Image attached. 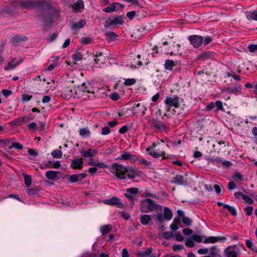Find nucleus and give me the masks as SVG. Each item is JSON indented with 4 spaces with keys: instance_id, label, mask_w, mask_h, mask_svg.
<instances>
[{
    "instance_id": "1",
    "label": "nucleus",
    "mask_w": 257,
    "mask_h": 257,
    "mask_svg": "<svg viewBox=\"0 0 257 257\" xmlns=\"http://www.w3.org/2000/svg\"><path fill=\"white\" fill-rule=\"evenodd\" d=\"M165 147H169V145L165 144L164 142L161 140L157 143H154L151 146L147 149L146 151L150 155L154 158L162 157L163 159H165L166 158V153L164 151Z\"/></svg>"
},
{
    "instance_id": "2",
    "label": "nucleus",
    "mask_w": 257,
    "mask_h": 257,
    "mask_svg": "<svg viewBox=\"0 0 257 257\" xmlns=\"http://www.w3.org/2000/svg\"><path fill=\"white\" fill-rule=\"evenodd\" d=\"M126 168L127 167L123 166L120 164L114 163L111 165L109 171L117 179L124 180L126 178Z\"/></svg>"
},
{
    "instance_id": "3",
    "label": "nucleus",
    "mask_w": 257,
    "mask_h": 257,
    "mask_svg": "<svg viewBox=\"0 0 257 257\" xmlns=\"http://www.w3.org/2000/svg\"><path fill=\"white\" fill-rule=\"evenodd\" d=\"M165 104L169 107L185 110L187 107L184 105L183 100L176 95L167 96L165 100Z\"/></svg>"
},
{
    "instance_id": "4",
    "label": "nucleus",
    "mask_w": 257,
    "mask_h": 257,
    "mask_svg": "<svg viewBox=\"0 0 257 257\" xmlns=\"http://www.w3.org/2000/svg\"><path fill=\"white\" fill-rule=\"evenodd\" d=\"M161 207L156 202L151 199L146 198L142 200L140 203V210L144 212H150L156 210Z\"/></svg>"
},
{
    "instance_id": "5",
    "label": "nucleus",
    "mask_w": 257,
    "mask_h": 257,
    "mask_svg": "<svg viewBox=\"0 0 257 257\" xmlns=\"http://www.w3.org/2000/svg\"><path fill=\"white\" fill-rule=\"evenodd\" d=\"M123 23L124 21L122 16L111 17L105 21L104 26L105 28H109L111 26L121 25Z\"/></svg>"
},
{
    "instance_id": "6",
    "label": "nucleus",
    "mask_w": 257,
    "mask_h": 257,
    "mask_svg": "<svg viewBox=\"0 0 257 257\" xmlns=\"http://www.w3.org/2000/svg\"><path fill=\"white\" fill-rule=\"evenodd\" d=\"M139 189L137 188H130L126 190L124 193L125 196L131 201V207H132L135 204V200H137V196L139 194Z\"/></svg>"
},
{
    "instance_id": "7",
    "label": "nucleus",
    "mask_w": 257,
    "mask_h": 257,
    "mask_svg": "<svg viewBox=\"0 0 257 257\" xmlns=\"http://www.w3.org/2000/svg\"><path fill=\"white\" fill-rule=\"evenodd\" d=\"M173 217V213L171 210L168 207H165L164 209V212L163 213H159L157 216V219L158 222L162 223L165 220H170Z\"/></svg>"
},
{
    "instance_id": "8",
    "label": "nucleus",
    "mask_w": 257,
    "mask_h": 257,
    "mask_svg": "<svg viewBox=\"0 0 257 257\" xmlns=\"http://www.w3.org/2000/svg\"><path fill=\"white\" fill-rule=\"evenodd\" d=\"M142 172L136 167L127 166L126 171V176L130 179H133L138 177H140Z\"/></svg>"
},
{
    "instance_id": "9",
    "label": "nucleus",
    "mask_w": 257,
    "mask_h": 257,
    "mask_svg": "<svg viewBox=\"0 0 257 257\" xmlns=\"http://www.w3.org/2000/svg\"><path fill=\"white\" fill-rule=\"evenodd\" d=\"M224 252L227 257H237L239 249L236 245H230L225 249Z\"/></svg>"
},
{
    "instance_id": "10",
    "label": "nucleus",
    "mask_w": 257,
    "mask_h": 257,
    "mask_svg": "<svg viewBox=\"0 0 257 257\" xmlns=\"http://www.w3.org/2000/svg\"><path fill=\"white\" fill-rule=\"evenodd\" d=\"M188 40L195 48L199 47L203 43V37L199 35L190 36Z\"/></svg>"
},
{
    "instance_id": "11",
    "label": "nucleus",
    "mask_w": 257,
    "mask_h": 257,
    "mask_svg": "<svg viewBox=\"0 0 257 257\" xmlns=\"http://www.w3.org/2000/svg\"><path fill=\"white\" fill-rule=\"evenodd\" d=\"M97 149H89L88 150L81 149L80 154L82 157L84 158H92L95 157L98 153Z\"/></svg>"
},
{
    "instance_id": "12",
    "label": "nucleus",
    "mask_w": 257,
    "mask_h": 257,
    "mask_svg": "<svg viewBox=\"0 0 257 257\" xmlns=\"http://www.w3.org/2000/svg\"><path fill=\"white\" fill-rule=\"evenodd\" d=\"M94 60L95 63L100 67L106 62V57L103 55L102 52H96L94 54Z\"/></svg>"
},
{
    "instance_id": "13",
    "label": "nucleus",
    "mask_w": 257,
    "mask_h": 257,
    "mask_svg": "<svg viewBox=\"0 0 257 257\" xmlns=\"http://www.w3.org/2000/svg\"><path fill=\"white\" fill-rule=\"evenodd\" d=\"M22 61L23 59L22 58H12L8 62V65L5 67V70L6 71L13 70L17 67Z\"/></svg>"
},
{
    "instance_id": "14",
    "label": "nucleus",
    "mask_w": 257,
    "mask_h": 257,
    "mask_svg": "<svg viewBox=\"0 0 257 257\" xmlns=\"http://www.w3.org/2000/svg\"><path fill=\"white\" fill-rule=\"evenodd\" d=\"M103 202L105 204L107 205H116L117 206V207L119 208L123 207V204L120 202V199L116 196H114L112 198L105 199L104 200Z\"/></svg>"
},
{
    "instance_id": "15",
    "label": "nucleus",
    "mask_w": 257,
    "mask_h": 257,
    "mask_svg": "<svg viewBox=\"0 0 257 257\" xmlns=\"http://www.w3.org/2000/svg\"><path fill=\"white\" fill-rule=\"evenodd\" d=\"M140 55H138L136 58H130L128 59L127 66L130 67L131 68H135L142 65V62L140 61Z\"/></svg>"
},
{
    "instance_id": "16",
    "label": "nucleus",
    "mask_w": 257,
    "mask_h": 257,
    "mask_svg": "<svg viewBox=\"0 0 257 257\" xmlns=\"http://www.w3.org/2000/svg\"><path fill=\"white\" fill-rule=\"evenodd\" d=\"M116 159L119 160H130L135 162L137 161V160H138V157H137L136 156L132 155L129 152H124L119 157L117 158Z\"/></svg>"
},
{
    "instance_id": "17",
    "label": "nucleus",
    "mask_w": 257,
    "mask_h": 257,
    "mask_svg": "<svg viewBox=\"0 0 257 257\" xmlns=\"http://www.w3.org/2000/svg\"><path fill=\"white\" fill-rule=\"evenodd\" d=\"M20 5L25 9H33L36 7L37 3L32 1L21 0Z\"/></svg>"
},
{
    "instance_id": "18",
    "label": "nucleus",
    "mask_w": 257,
    "mask_h": 257,
    "mask_svg": "<svg viewBox=\"0 0 257 257\" xmlns=\"http://www.w3.org/2000/svg\"><path fill=\"white\" fill-rule=\"evenodd\" d=\"M79 89L83 92L93 93V88L88 82L83 83L79 86Z\"/></svg>"
},
{
    "instance_id": "19",
    "label": "nucleus",
    "mask_w": 257,
    "mask_h": 257,
    "mask_svg": "<svg viewBox=\"0 0 257 257\" xmlns=\"http://www.w3.org/2000/svg\"><path fill=\"white\" fill-rule=\"evenodd\" d=\"M83 167V161L82 158H77L71 162V167L73 169H81Z\"/></svg>"
},
{
    "instance_id": "20",
    "label": "nucleus",
    "mask_w": 257,
    "mask_h": 257,
    "mask_svg": "<svg viewBox=\"0 0 257 257\" xmlns=\"http://www.w3.org/2000/svg\"><path fill=\"white\" fill-rule=\"evenodd\" d=\"M226 239L225 236L222 237H215V236H209L204 238L203 242L204 243H213L217 242L218 241H223Z\"/></svg>"
},
{
    "instance_id": "21",
    "label": "nucleus",
    "mask_w": 257,
    "mask_h": 257,
    "mask_svg": "<svg viewBox=\"0 0 257 257\" xmlns=\"http://www.w3.org/2000/svg\"><path fill=\"white\" fill-rule=\"evenodd\" d=\"M72 8L75 12H81L84 9V3L82 1H78L73 5Z\"/></svg>"
},
{
    "instance_id": "22",
    "label": "nucleus",
    "mask_w": 257,
    "mask_h": 257,
    "mask_svg": "<svg viewBox=\"0 0 257 257\" xmlns=\"http://www.w3.org/2000/svg\"><path fill=\"white\" fill-rule=\"evenodd\" d=\"M86 24L85 20H81L78 22L75 23L71 25V28L73 31H77L83 28Z\"/></svg>"
},
{
    "instance_id": "23",
    "label": "nucleus",
    "mask_w": 257,
    "mask_h": 257,
    "mask_svg": "<svg viewBox=\"0 0 257 257\" xmlns=\"http://www.w3.org/2000/svg\"><path fill=\"white\" fill-rule=\"evenodd\" d=\"M116 5H118L120 7H123V6L119 3H114L112 4L111 5L104 8L103 9V12L107 13H110L114 12L116 10Z\"/></svg>"
},
{
    "instance_id": "24",
    "label": "nucleus",
    "mask_w": 257,
    "mask_h": 257,
    "mask_svg": "<svg viewBox=\"0 0 257 257\" xmlns=\"http://www.w3.org/2000/svg\"><path fill=\"white\" fill-rule=\"evenodd\" d=\"M245 16L248 20L257 21V11L246 12Z\"/></svg>"
},
{
    "instance_id": "25",
    "label": "nucleus",
    "mask_w": 257,
    "mask_h": 257,
    "mask_svg": "<svg viewBox=\"0 0 257 257\" xmlns=\"http://www.w3.org/2000/svg\"><path fill=\"white\" fill-rule=\"evenodd\" d=\"M224 91L230 94H236L241 91V87L239 85H236L234 87H228L225 89Z\"/></svg>"
},
{
    "instance_id": "26",
    "label": "nucleus",
    "mask_w": 257,
    "mask_h": 257,
    "mask_svg": "<svg viewBox=\"0 0 257 257\" xmlns=\"http://www.w3.org/2000/svg\"><path fill=\"white\" fill-rule=\"evenodd\" d=\"M151 126L158 130H161L164 127L163 123L157 120H153L151 122Z\"/></svg>"
},
{
    "instance_id": "27",
    "label": "nucleus",
    "mask_w": 257,
    "mask_h": 257,
    "mask_svg": "<svg viewBox=\"0 0 257 257\" xmlns=\"http://www.w3.org/2000/svg\"><path fill=\"white\" fill-rule=\"evenodd\" d=\"M112 228V225H111L110 224H108V225H104L100 227V230L101 232V234L103 235H104L110 232L111 231Z\"/></svg>"
},
{
    "instance_id": "28",
    "label": "nucleus",
    "mask_w": 257,
    "mask_h": 257,
    "mask_svg": "<svg viewBox=\"0 0 257 257\" xmlns=\"http://www.w3.org/2000/svg\"><path fill=\"white\" fill-rule=\"evenodd\" d=\"M57 176V172L49 170L46 172V176L50 180H55Z\"/></svg>"
},
{
    "instance_id": "29",
    "label": "nucleus",
    "mask_w": 257,
    "mask_h": 257,
    "mask_svg": "<svg viewBox=\"0 0 257 257\" xmlns=\"http://www.w3.org/2000/svg\"><path fill=\"white\" fill-rule=\"evenodd\" d=\"M151 220V216L148 214L141 215L140 221L142 224L145 225L148 224Z\"/></svg>"
},
{
    "instance_id": "30",
    "label": "nucleus",
    "mask_w": 257,
    "mask_h": 257,
    "mask_svg": "<svg viewBox=\"0 0 257 257\" xmlns=\"http://www.w3.org/2000/svg\"><path fill=\"white\" fill-rule=\"evenodd\" d=\"M214 162H216L217 163H218L219 164H221L224 166H225L226 167H229L231 166V163L230 162L228 161H223L220 158H215L214 160Z\"/></svg>"
},
{
    "instance_id": "31",
    "label": "nucleus",
    "mask_w": 257,
    "mask_h": 257,
    "mask_svg": "<svg viewBox=\"0 0 257 257\" xmlns=\"http://www.w3.org/2000/svg\"><path fill=\"white\" fill-rule=\"evenodd\" d=\"M139 162V164L140 165L145 166L148 167H151L152 165V163L146 159L144 158H138V160H137Z\"/></svg>"
},
{
    "instance_id": "32",
    "label": "nucleus",
    "mask_w": 257,
    "mask_h": 257,
    "mask_svg": "<svg viewBox=\"0 0 257 257\" xmlns=\"http://www.w3.org/2000/svg\"><path fill=\"white\" fill-rule=\"evenodd\" d=\"M59 150H55L51 153V155L54 158H58L60 159L62 156V152L61 151L62 147L60 146L59 147Z\"/></svg>"
},
{
    "instance_id": "33",
    "label": "nucleus",
    "mask_w": 257,
    "mask_h": 257,
    "mask_svg": "<svg viewBox=\"0 0 257 257\" xmlns=\"http://www.w3.org/2000/svg\"><path fill=\"white\" fill-rule=\"evenodd\" d=\"M79 135L81 137H87L90 136V133L89 130L87 127H83L80 128L79 131Z\"/></svg>"
},
{
    "instance_id": "34",
    "label": "nucleus",
    "mask_w": 257,
    "mask_h": 257,
    "mask_svg": "<svg viewBox=\"0 0 257 257\" xmlns=\"http://www.w3.org/2000/svg\"><path fill=\"white\" fill-rule=\"evenodd\" d=\"M174 66V62L172 60H166L164 64L165 68L166 70H171Z\"/></svg>"
},
{
    "instance_id": "35",
    "label": "nucleus",
    "mask_w": 257,
    "mask_h": 257,
    "mask_svg": "<svg viewBox=\"0 0 257 257\" xmlns=\"http://www.w3.org/2000/svg\"><path fill=\"white\" fill-rule=\"evenodd\" d=\"M224 208L227 209L233 216H235L237 215L236 209L234 207L229 205H224Z\"/></svg>"
},
{
    "instance_id": "36",
    "label": "nucleus",
    "mask_w": 257,
    "mask_h": 257,
    "mask_svg": "<svg viewBox=\"0 0 257 257\" xmlns=\"http://www.w3.org/2000/svg\"><path fill=\"white\" fill-rule=\"evenodd\" d=\"M180 224V221L175 219H174L173 223L170 225V228L172 231H176L179 228V224Z\"/></svg>"
},
{
    "instance_id": "37",
    "label": "nucleus",
    "mask_w": 257,
    "mask_h": 257,
    "mask_svg": "<svg viewBox=\"0 0 257 257\" xmlns=\"http://www.w3.org/2000/svg\"><path fill=\"white\" fill-rule=\"evenodd\" d=\"M185 245L189 247H193L195 246V243L192 238H187L185 240Z\"/></svg>"
},
{
    "instance_id": "38",
    "label": "nucleus",
    "mask_w": 257,
    "mask_h": 257,
    "mask_svg": "<svg viewBox=\"0 0 257 257\" xmlns=\"http://www.w3.org/2000/svg\"><path fill=\"white\" fill-rule=\"evenodd\" d=\"M32 97L33 96L27 93H23L22 95V101L23 102H28L30 101Z\"/></svg>"
},
{
    "instance_id": "39",
    "label": "nucleus",
    "mask_w": 257,
    "mask_h": 257,
    "mask_svg": "<svg viewBox=\"0 0 257 257\" xmlns=\"http://www.w3.org/2000/svg\"><path fill=\"white\" fill-rule=\"evenodd\" d=\"M136 82V80L134 78H128L125 80L124 84L126 86H131L135 84Z\"/></svg>"
},
{
    "instance_id": "40",
    "label": "nucleus",
    "mask_w": 257,
    "mask_h": 257,
    "mask_svg": "<svg viewBox=\"0 0 257 257\" xmlns=\"http://www.w3.org/2000/svg\"><path fill=\"white\" fill-rule=\"evenodd\" d=\"M193 241L198 242H201L203 241V238H204V236H201L198 234H194L192 235V237Z\"/></svg>"
},
{
    "instance_id": "41",
    "label": "nucleus",
    "mask_w": 257,
    "mask_h": 257,
    "mask_svg": "<svg viewBox=\"0 0 257 257\" xmlns=\"http://www.w3.org/2000/svg\"><path fill=\"white\" fill-rule=\"evenodd\" d=\"M212 41V38L210 36H205L204 38H203V43L202 44L204 45H207L210 43Z\"/></svg>"
},
{
    "instance_id": "42",
    "label": "nucleus",
    "mask_w": 257,
    "mask_h": 257,
    "mask_svg": "<svg viewBox=\"0 0 257 257\" xmlns=\"http://www.w3.org/2000/svg\"><path fill=\"white\" fill-rule=\"evenodd\" d=\"M81 42L83 44L87 45L92 42V39L90 37H84L81 39Z\"/></svg>"
},
{
    "instance_id": "43",
    "label": "nucleus",
    "mask_w": 257,
    "mask_h": 257,
    "mask_svg": "<svg viewBox=\"0 0 257 257\" xmlns=\"http://www.w3.org/2000/svg\"><path fill=\"white\" fill-rule=\"evenodd\" d=\"M211 56H212L211 53L210 52H207L202 53L200 56V58L202 59V60H205V59L211 58Z\"/></svg>"
},
{
    "instance_id": "44",
    "label": "nucleus",
    "mask_w": 257,
    "mask_h": 257,
    "mask_svg": "<svg viewBox=\"0 0 257 257\" xmlns=\"http://www.w3.org/2000/svg\"><path fill=\"white\" fill-rule=\"evenodd\" d=\"M72 57L75 61H80L82 59V55L80 52L73 54Z\"/></svg>"
},
{
    "instance_id": "45",
    "label": "nucleus",
    "mask_w": 257,
    "mask_h": 257,
    "mask_svg": "<svg viewBox=\"0 0 257 257\" xmlns=\"http://www.w3.org/2000/svg\"><path fill=\"white\" fill-rule=\"evenodd\" d=\"M233 179L234 180L242 181L243 177L239 172H236L233 176Z\"/></svg>"
},
{
    "instance_id": "46",
    "label": "nucleus",
    "mask_w": 257,
    "mask_h": 257,
    "mask_svg": "<svg viewBox=\"0 0 257 257\" xmlns=\"http://www.w3.org/2000/svg\"><path fill=\"white\" fill-rule=\"evenodd\" d=\"M95 167H99L100 168H109L108 165L105 164L104 163L102 162H98L97 163H95Z\"/></svg>"
},
{
    "instance_id": "47",
    "label": "nucleus",
    "mask_w": 257,
    "mask_h": 257,
    "mask_svg": "<svg viewBox=\"0 0 257 257\" xmlns=\"http://www.w3.org/2000/svg\"><path fill=\"white\" fill-rule=\"evenodd\" d=\"M182 221L184 224L187 225H191L192 223V220L188 217L184 216L182 218Z\"/></svg>"
},
{
    "instance_id": "48",
    "label": "nucleus",
    "mask_w": 257,
    "mask_h": 257,
    "mask_svg": "<svg viewBox=\"0 0 257 257\" xmlns=\"http://www.w3.org/2000/svg\"><path fill=\"white\" fill-rule=\"evenodd\" d=\"M25 183L27 186H29L32 183L31 178L30 176L25 175L24 177Z\"/></svg>"
},
{
    "instance_id": "49",
    "label": "nucleus",
    "mask_w": 257,
    "mask_h": 257,
    "mask_svg": "<svg viewBox=\"0 0 257 257\" xmlns=\"http://www.w3.org/2000/svg\"><path fill=\"white\" fill-rule=\"evenodd\" d=\"M69 181L71 183H74L79 181L77 174H73L69 177Z\"/></svg>"
},
{
    "instance_id": "50",
    "label": "nucleus",
    "mask_w": 257,
    "mask_h": 257,
    "mask_svg": "<svg viewBox=\"0 0 257 257\" xmlns=\"http://www.w3.org/2000/svg\"><path fill=\"white\" fill-rule=\"evenodd\" d=\"M151 253V250L149 249H147L144 250L140 253V255L143 257H148Z\"/></svg>"
},
{
    "instance_id": "51",
    "label": "nucleus",
    "mask_w": 257,
    "mask_h": 257,
    "mask_svg": "<svg viewBox=\"0 0 257 257\" xmlns=\"http://www.w3.org/2000/svg\"><path fill=\"white\" fill-rule=\"evenodd\" d=\"M107 36L112 40H115L117 37V35L113 32H108L106 33Z\"/></svg>"
},
{
    "instance_id": "52",
    "label": "nucleus",
    "mask_w": 257,
    "mask_h": 257,
    "mask_svg": "<svg viewBox=\"0 0 257 257\" xmlns=\"http://www.w3.org/2000/svg\"><path fill=\"white\" fill-rule=\"evenodd\" d=\"M163 236L166 239H169L174 236L173 233L171 231H167L163 232L162 234Z\"/></svg>"
},
{
    "instance_id": "53",
    "label": "nucleus",
    "mask_w": 257,
    "mask_h": 257,
    "mask_svg": "<svg viewBox=\"0 0 257 257\" xmlns=\"http://www.w3.org/2000/svg\"><path fill=\"white\" fill-rule=\"evenodd\" d=\"M176 183L182 184L183 182V177L182 176H177L174 179Z\"/></svg>"
},
{
    "instance_id": "54",
    "label": "nucleus",
    "mask_w": 257,
    "mask_h": 257,
    "mask_svg": "<svg viewBox=\"0 0 257 257\" xmlns=\"http://www.w3.org/2000/svg\"><path fill=\"white\" fill-rule=\"evenodd\" d=\"M174 236H175L176 239L178 241H183L184 239V237L183 235L181 234L180 232H176Z\"/></svg>"
},
{
    "instance_id": "55",
    "label": "nucleus",
    "mask_w": 257,
    "mask_h": 257,
    "mask_svg": "<svg viewBox=\"0 0 257 257\" xmlns=\"http://www.w3.org/2000/svg\"><path fill=\"white\" fill-rule=\"evenodd\" d=\"M248 49L251 53L257 51V45H250L248 46Z\"/></svg>"
},
{
    "instance_id": "56",
    "label": "nucleus",
    "mask_w": 257,
    "mask_h": 257,
    "mask_svg": "<svg viewBox=\"0 0 257 257\" xmlns=\"http://www.w3.org/2000/svg\"><path fill=\"white\" fill-rule=\"evenodd\" d=\"M242 199H243L246 203L249 204H251L253 203V200L246 195L243 196Z\"/></svg>"
},
{
    "instance_id": "57",
    "label": "nucleus",
    "mask_w": 257,
    "mask_h": 257,
    "mask_svg": "<svg viewBox=\"0 0 257 257\" xmlns=\"http://www.w3.org/2000/svg\"><path fill=\"white\" fill-rule=\"evenodd\" d=\"M110 132V129L108 126H104L102 128L101 134L103 135H107Z\"/></svg>"
},
{
    "instance_id": "58",
    "label": "nucleus",
    "mask_w": 257,
    "mask_h": 257,
    "mask_svg": "<svg viewBox=\"0 0 257 257\" xmlns=\"http://www.w3.org/2000/svg\"><path fill=\"white\" fill-rule=\"evenodd\" d=\"M184 248V246L182 245L176 244L173 246V249L174 251H177L181 250Z\"/></svg>"
},
{
    "instance_id": "59",
    "label": "nucleus",
    "mask_w": 257,
    "mask_h": 257,
    "mask_svg": "<svg viewBox=\"0 0 257 257\" xmlns=\"http://www.w3.org/2000/svg\"><path fill=\"white\" fill-rule=\"evenodd\" d=\"M2 93L5 97H8L12 94V91L10 90L3 89Z\"/></svg>"
},
{
    "instance_id": "60",
    "label": "nucleus",
    "mask_w": 257,
    "mask_h": 257,
    "mask_svg": "<svg viewBox=\"0 0 257 257\" xmlns=\"http://www.w3.org/2000/svg\"><path fill=\"white\" fill-rule=\"evenodd\" d=\"M245 194H244L243 193H242L241 192H235L234 194V197L236 198V199H240L241 198H243V196Z\"/></svg>"
},
{
    "instance_id": "61",
    "label": "nucleus",
    "mask_w": 257,
    "mask_h": 257,
    "mask_svg": "<svg viewBox=\"0 0 257 257\" xmlns=\"http://www.w3.org/2000/svg\"><path fill=\"white\" fill-rule=\"evenodd\" d=\"M197 252L199 254H206L208 252V249L207 248H200Z\"/></svg>"
},
{
    "instance_id": "62",
    "label": "nucleus",
    "mask_w": 257,
    "mask_h": 257,
    "mask_svg": "<svg viewBox=\"0 0 257 257\" xmlns=\"http://www.w3.org/2000/svg\"><path fill=\"white\" fill-rule=\"evenodd\" d=\"M253 208L251 206H247L245 208V211L247 215L250 216L252 214Z\"/></svg>"
},
{
    "instance_id": "63",
    "label": "nucleus",
    "mask_w": 257,
    "mask_h": 257,
    "mask_svg": "<svg viewBox=\"0 0 257 257\" xmlns=\"http://www.w3.org/2000/svg\"><path fill=\"white\" fill-rule=\"evenodd\" d=\"M135 16H136V12L135 11L129 12L126 14V16L130 20H132V19H133Z\"/></svg>"
},
{
    "instance_id": "64",
    "label": "nucleus",
    "mask_w": 257,
    "mask_h": 257,
    "mask_svg": "<svg viewBox=\"0 0 257 257\" xmlns=\"http://www.w3.org/2000/svg\"><path fill=\"white\" fill-rule=\"evenodd\" d=\"M57 37V34L56 33H53L49 35L48 37V41L50 42L53 41Z\"/></svg>"
}]
</instances>
